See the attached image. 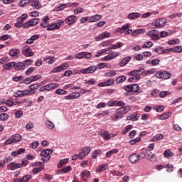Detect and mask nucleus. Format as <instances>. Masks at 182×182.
Instances as JSON below:
<instances>
[{
    "label": "nucleus",
    "instance_id": "1",
    "mask_svg": "<svg viewBox=\"0 0 182 182\" xmlns=\"http://www.w3.org/2000/svg\"><path fill=\"white\" fill-rule=\"evenodd\" d=\"M132 110L131 105H127L116 109V112L111 117V119L117 122L118 119H123L124 114H127Z\"/></svg>",
    "mask_w": 182,
    "mask_h": 182
},
{
    "label": "nucleus",
    "instance_id": "2",
    "mask_svg": "<svg viewBox=\"0 0 182 182\" xmlns=\"http://www.w3.org/2000/svg\"><path fill=\"white\" fill-rule=\"evenodd\" d=\"M22 140V136L19 134H16L10 136L7 140L5 141V146L12 144L13 143H19Z\"/></svg>",
    "mask_w": 182,
    "mask_h": 182
},
{
    "label": "nucleus",
    "instance_id": "3",
    "mask_svg": "<svg viewBox=\"0 0 182 182\" xmlns=\"http://www.w3.org/2000/svg\"><path fill=\"white\" fill-rule=\"evenodd\" d=\"M53 153V150L46 149L41 153V156L42 161L48 163L50 160V154Z\"/></svg>",
    "mask_w": 182,
    "mask_h": 182
},
{
    "label": "nucleus",
    "instance_id": "4",
    "mask_svg": "<svg viewBox=\"0 0 182 182\" xmlns=\"http://www.w3.org/2000/svg\"><path fill=\"white\" fill-rule=\"evenodd\" d=\"M58 87H59V84L50 83L41 87L39 89V92H50V90H53V89H58Z\"/></svg>",
    "mask_w": 182,
    "mask_h": 182
},
{
    "label": "nucleus",
    "instance_id": "5",
    "mask_svg": "<svg viewBox=\"0 0 182 182\" xmlns=\"http://www.w3.org/2000/svg\"><path fill=\"white\" fill-rule=\"evenodd\" d=\"M65 23V21L58 20L57 23L53 24H48L47 26L46 31H54V29H60V26Z\"/></svg>",
    "mask_w": 182,
    "mask_h": 182
},
{
    "label": "nucleus",
    "instance_id": "6",
    "mask_svg": "<svg viewBox=\"0 0 182 182\" xmlns=\"http://www.w3.org/2000/svg\"><path fill=\"white\" fill-rule=\"evenodd\" d=\"M156 77H157V79H170V77H171V73H170L168 71H157L155 74Z\"/></svg>",
    "mask_w": 182,
    "mask_h": 182
},
{
    "label": "nucleus",
    "instance_id": "7",
    "mask_svg": "<svg viewBox=\"0 0 182 182\" xmlns=\"http://www.w3.org/2000/svg\"><path fill=\"white\" fill-rule=\"evenodd\" d=\"M90 151H92V148L90 146L82 147L79 152L80 160H83Z\"/></svg>",
    "mask_w": 182,
    "mask_h": 182
},
{
    "label": "nucleus",
    "instance_id": "8",
    "mask_svg": "<svg viewBox=\"0 0 182 182\" xmlns=\"http://www.w3.org/2000/svg\"><path fill=\"white\" fill-rule=\"evenodd\" d=\"M39 22H40L39 18H32L31 20L26 22L23 25V28L24 29H28V28H31V26H36V25H38V23H39Z\"/></svg>",
    "mask_w": 182,
    "mask_h": 182
},
{
    "label": "nucleus",
    "instance_id": "9",
    "mask_svg": "<svg viewBox=\"0 0 182 182\" xmlns=\"http://www.w3.org/2000/svg\"><path fill=\"white\" fill-rule=\"evenodd\" d=\"M69 68V64L68 63H64L61 64L60 65L54 68L52 70V73H58L59 72H62V70H66V69Z\"/></svg>",
    "mask_w": 182,
    "mask_h": 182
},
{
    "label": "nucleus",
    "instance_id": "10",
    "mask_svg": "<svg viewBox=\"0 0 182 182\" xmlns=\"http://www.w3.org/2000/svg\"><path fill=\"white\" fill-rule=\"evenodd\" d=\"M146 36L151 38L152 41H160V37L159 36V31L156 30H151L146 33Z\"/></svg>",
    "mask_w": 182,
    "mask_h": 182
},
{
    "label": "nucleus",
    "instance_id": "11",
    "mask_svg": "<svg viewBox=\"0 0 182 182\" xmlns=\"http://www.w3.org/2000/svg\"><path fill=\"white\" fill-rule=\"evenodd\" d=\"M120 53L117 51H114L111 53H109L108 55H106L102 58V60L104 62H107L109 60H112L113 59H115V58H117V56H119Z\"/></svg>",
    "mask_w": 182,
    "mask_h": 182
},
{
    "label": "nucleus",
    "instance_id": "12",
    "mask_svg": "<svg viewBox=\"0 0 182 182\" xmlns=\"http://www.w3.org/2000/svg\"><path fill=\"white\" fill-rule=\"evenodd\" d=\"M92 58L91 53L80 52L75 55V59H90Z\"/></svg>",
    "mask_w": 182,
    "mask_h": 182
},
{
    "label": "nucleus",
    "instance_id": "13",
    "mask_svg": "<svg viewBox=\"0 0 182 182\" xmlns=\"http://www.w3.org/2000/svg\"><path fill=\"white\" fill-rule=\"evenodd\" d=\"M22 53L26 58H31V56H33L35 53L31 50L29 46H25L22 49Z\"/></svg>",
    "mask_w": 182,
    "mask_h": 182
},
{
    "label": "nucleus",
    "instance_id": "14",
    "mask_svg": "<svg viewBox=\"0 0 182 182\" xmlns=\"http://www.w3.org/2000/svg\"><path fill=\"white\" fill-rule=\"evenodd\" d=\"M166 23H167V20L164 18H161L155 21V28L157 29L164 28Z\"/></svg>",
    "mask_w": 182,
    "mask_h": 182
},
{
    "label": "nucleus",
    "instance_id": "15",
    "mask_svg": "<svg viewBox=\"0 0 182 182\" xmlns=\"http://www.w3.org/2000/svg\"><path fill=\"white\" fill-rule=\"evenodd\" d=\"M77 21V17L73 15L69 16L65 19V23H67V25H69L70 26L76 23Z\"/></svg>",
    "mask_w": 182,
    "mask_h": 182
},
{
    "label": "nucleus",
    "instance_id": "16",
    "mask_svg": "<svg viewBox=\"0 0 182 182\" xmlns=\"http://www.w3.org/2000/svg\"><path fill=\"white\" fill-rule=\"evenodd\" d=\"M97 70V67L96 65H92L87 68H82V75H89L90 73H95Z\"/></svg>",
    "mask_w": 182,
    "mask_h": 182
},
{
    "label": "nucleus",
    "instance_id": "17",
    "mask_svg": "<svg viewBox=\"0 0 182 182\" xmlns=\"http://www.w3.org/2000/svg\"><path fill=\"white\" fill-rule=\"evenodd\" d=\"M22 168V164L20 163H15V162H11L7 165V168L9 170H11V171H14L15 170H17V168Z\"/></svg>",
    "mask_w": 182,
    "mask_h": 182
},
{
    "label": "nucleus",
    "instance_id": "18",
    "mask_svg": "<svg viewBox=\"0 0 182 182\" xmlns=\"http://www.w3.org/2000/svg\"><path fill=\"white\" fill-rule=\"evenodd\" d=\"M29 94V90H18L16 92H15L14 97H23V96H30Z\"/></svg>",
    "mask_w": 182,
    "mask_h": 182
},
{
    "label": "nucleus",
    "instance_id": "19",
    "mask_svg": "<svg viewBox=\"0 0 182 182\" xmlns=\"http://www.w3.org/2000/svg\"><path fill=\"white\" fill-rule=\"evenodd\" d=\"M128 159L130 163H132V164H136V163L140 161L139 158V154H136V153H133L131 155H129Z\"/></svg>",
    "mask_w": 182,
    "mask_h": 182
},
{
    "label": "nucleus",
    "instance_id": "20",
    "mask_svg": "<svg viewBox=\"0 0 182 182\" xmlns=\"http://www.w3.org/2000/svg\"><path fill=\"white\" fill-rule=\"evenodd\" d=\"M146 159L152 163H156V161H157V156L150 151H146Z\"/></svg>",
    "mask_w": 182,
    "mask_h": 182
},
{
    "label": "nucleus",
    "instance_id": "21",
    "mask_svg": "<svg viewBox=\"0 0 182 182\" xmlns=\"http://www.w3.org/2000/svg\"><path fill=\"white\" fill-rule=\"evenodd\" d=\"M110 33L103 32L101 33L97 37L95 38V41L97 42H100V41H102V39H106V38H110Z\"/></svg>",
    "mask_w": 182,
    "mask_h": 182
},
{
    "label": "nucleus",
    "instance_id": "22",
    "mask_svg": "<svg viewBox=\"0 0 182 182\" xmlns=\"http://www.w3.org/2000/svg\"><path fill=\"white\" fill-rule=\"evenodd\" d=\"M99 134L103 137L104 140H110V139H112L109 131H100L99 132Z\"/></svg>",
    "mask_w": 182,
    "mask_h": 182
},
{
    "label": "nucleus",
    "instance_id": "23",
    "mask_svg": "<svg viewBox=\"0 0 182 182\" xmlns=\"http://www.w3.org/2000/svg\"><path fill=\"white\" fill-rule=\"evenodd\" d=\"M28 92H30L29 95L31 96V95H35L36 93L37 89H39V85L38 84H32L29 85L28 87Z\"/></svg>",
    "mask_w": 182,
    "mask_h": 182
},
{
    "label": "nucleus",
    "instance_id": "24",
    "mask_svg": "<svg viewBox=\"0 0 182 182\" xmlns=\"http://www.w3.org/2000/svg\"><path fill=\"white\" fill-rule=\"evenodd\" d=\"M31 6H33L34 9L39 11V9H41L42 8V4L39 0H33L31 1Z\"/></svg>",
    "mask_w": 182,
    "mask_h": 182
},
{
    "label": "nucleus",
    "instance_id": "25",
    "mask_svg": "<svg viewBox=\"0 0 182 182\" xmlns=\"http://www.w3.org/2000/svg\"><path fill=\"white\" fill-rule=\"evenodd\" d=\"M140 16H141V14L140 13L132 12L127 15V18L130 20H134L137 19V18H140Z\"/></svg>",
    "mask_w": 182,
    "mask_h": 182
},
{
    "label": "nucleus",
    "instance_id": "26",
    "mask_svg": "<svg viewBox=\"0 0 182 182\" xmlns=\"http://www.w3.org/2000/svg\"><path fill=\"white\" fill-rule=\"evenodd\" d=\"M127 120H129L131 122H137V120H139L137 112H133L132 114L129 115L127 117Z\"/></svg>",
    "mask_w": 182,
    "mask_h": 182
},
{
    "label": "nucleus",
    "instance_id": "27",
    "mask_svg": "<svg viewBox=\"0 0 182 182\" xmlns=\"http://www.w3.org/2000/svg\"><path fill=\"white\" fill-rule=\"evenodd\" d=\"M15 70H23L25 69V65L23 62L14 63Z\"/></svg>",
    "mask_w": 182,
    "mask_h": 182
},
{
    "label": "nucleus",
    "instance_id": "28",
    "mask_svg": "<svg viewBox=\"0 0 182 182\" xmlns=\"http://www.w3.org/2000/svg\"><path fill=\"white\" fill-rule=\"evenodd\" d=\"M132 60V57L128 56L122 59V60L119 63V66L123 68V66H126Z\"/></svg>",
    "mask_w": 182,
    "mask_h": 182
},
{
    "label": "nucleus",
    "instance_id": "29",
    "mask_svg": "<svg viewBox=\"0 0 182 182\" xmlns=\"http://www.w3.org/2000/svg\"><path fill=\"white\" fill-rule=\"evenodd\" d=\"M42 21H43V23L40 24V26H41V28H47L48 23H49V16H44Z\"/></svg>",
    "mask_w": 182,
    "mask_h": 182
},
{
    "label": "nucleus",
    "instance_id": "30",
    "mask_svg": "<svg viewBox=\"0 0 182 182\" xmlns=\"http://www.w3.org/2000/svg\"><path fill=\"white\" fill-rule=\"evenodd\" d=\"M89 177H90V171H85L81 173V178H82L84 181H87V178H89Z\"/></svg>",
    "mask_w": 182,
    "mask_h": 182
},
{
    "label": "nucleus",
    "instance_id": "31",
    "mask_svg": "<svg viewBox=\"0 0 182 182\" xmlns=\"http://www.w3.org/2000/svg\"><path fill=\"white\" fill-rule=\"evenodd\" d=\"M164 157H165V159H171V157H174V153L171 152L170 149H166L164 152Z\"/></svg>",
    "mask_w": 182,
    "mask_h": 182
},
{
    "label": "nucleus",
    "instance_id": "32",
    "mask_svg": "<svg viewBox=\"0 0 182 182\" xmlns=\"http://www.w3.org/2000/svg\"><path fill=\"white\" fill-rule=\"evenodd\" d=\"M102 15L96 14L90 17L89 22L90 23L97 22V21H99L100 19H102Z\"/></svg>",
    "mask_w": 182,
    "mask_h": 182
},
{
    "label": "nucleus",
    "instance_id": "33",
    "mask_svg": "<svg viewBox=\"0 0 182 182\" xmlns=\"http://www.w3.org/2000/svg\"><path fill=\"white\" fill-rule=\"evenodd\" d=\"M116 75H117V73L116 72V70H109L108 72L105 73L104 76L105 77H113L114 76H116Z\"/></svg>",
    "mask_w": 182,
    "mask_h": 182
},
{
    "label": "nucleus",
    "instance_id": "34",
    "mask_svg": "<svg viewBox=\"0 0 182 182\" xmlns=\"http://www.w3.org/2000/svg\"><path fill=\"white\" fill-rule=\"evenodd\" d=\"M12 68H15V62H10L4 65V69L6 70H11Z\"/></svg>",
    "mask_w": 182,
    "mask_h": 182
},
{
    "label": "nucleus",
    "instance_id": "35",
    "mask_svg": "<svg viewBox=\"0 0 182 182\" xmlns=\"http://www.w3.org/2000/svg\"><path fill=\"white\" fill-rule=\"evenodd\" d=\"M18 53H21V50H19L18 48H14L9 51V55L12 58H14L15 56H18Z\"/></svg>",
    "mask_w": 182,
    "mask_h": 182
},
{
    "label": "nucleus",
    "instance_id": "36",
    "mask_svg": "<svg viewBox=\"0 0 182 182\" xmlns=\"http://www.w3.org/2000/svg\"><path fill=\"white\" fill-rule=\"evenodd\" d=\"M69 163V159H63L60 161V163L58 164V168H61L63 166H66Z\"/></svg>",
    "mask_w": 182,
    "mask_h": 182
},
{
    "label": "nucleus",
    "instance_id": "37",
    "mask_svg": "<svg viewBox=\"0 0 182 182\" xmlns=\"http://www.w3.org/2000/svg\"><path fill=\"white\" fill-rule=\"evenodd\" d=\"M171 52H175L176 53H181L182 52V46H177L170 48Z\"/></svg>",
    "mask_w": 182,
    "mask_h": 182
},
{
    "label": "nucleus",
    "instance_id": "38",
    "mask_svg": "<svg viewBox=\"0 0 182 182\" xmlns=\"http://www.w3.org/2000/svg\"><path fill=\"white\" fill-rule=\"evenodd\" d=\"M171 116V112H166L162 115H160L159 119L160 120H166Z\"/></svg>",
    "mask_w": 182,
    "mask_h": 182
},
{
    "label": "nucleus",
    "instance_id": "39",
    "mask_svg": "<svg viewBox=\"0 0 182 182\" xmlns=\"http://www.w3.org/2000/svg\"><path fill=\"white\" fill-rule=\"evenodd\" d=\"M45 124L49 130H53V129H55V124H53L50 120H47Z\"/></svg>",
    "mask_w": 182,
    "mask_h": 182
},
{
    "label": "nucleus",
    "instance_id": "40",
    "mask_svg": "<svg viewBox=\"0 0 182 182\" xmlns=\"http://www.w3.org/2000/svg\"><path fill=\"white\" fill-rule=\"evenodd\" d=\"M129 28H130V24L127 23L124 24L122 26V28H118V31L119 32V33H124V31H127V29H129Z\"/></svg>",
    "mask_w": 182,
    "mask_h": 182
},
{
    "label": "nucleus",
    "instance_id": "41",
    "mask_svg": "<svg viewBox=\"0 0 182 182\" xmlns=\"http://www.w3.org/2000/svg\"><path fill=\"white\" fill-rule=\"evenodd\" d=\"M69 4H59V6L55 7V11H63L65 8H69Z\"/></svg>",
    "mask_w": 182,
    "mask_h": 182
},
{
    "label": "nucleus",
    "instance_id": "42",
    "mask_svg": "<svg viewBox=\"0 0 182 182\" xmlns=\"http://www.w3.org/2000/svg\"><path fill=\"white\" fill-rule=\"evenodd\" d=\"M146 32L145 29L139 28L132 31V36H137V35H140V33H144Z\"/></svg>",
    "mask_w": 182,
    "mask_h": 182
},
{
    "label": "nucleus",
    "instance_id": "43",
    "mask_svg": "<svg viewBox=\"0 0 182 182\" xmlns=\"http://www.w3.org/2000/svg\"><path fill=\"white\" fill-rule=\"evenodd\" d=\"M127 79V77H126V75H121L117 77L115 82H117V83H123V82H126Z\"/></svg>",
    "mask_w": 182,
    "mask_h": 182
},
{
    "label": "nucleus",
    "instance_id": "44",
    "mask_svg": "<svg viewBox=\"0 0 182 182\" xmlns=\"http://www.w3.org/2000/svg\"><path fill=\"white\" fill-rule=\"evenodd\" d=\"M132 92H134V93H141V90H140V87L138 84H132Z\"/></svg>",
    "mask_w": 182,
    "mask_h": 182
},
{
    "label": "nucleus",
    "instance_id": "45",
    "mask_svg": "<svg viewBox=\"0 0 182 182\" xmlns=\"http://www.w3.org/2000/svg\"><path fill=\"white\" fill-rule=\"evenodd\" d=\"M55 60H56L55 59V57H52V56L46 57L44 58V61L48 62V65H52V63H55Z\"/></svg>",
    "mask_w": 182,
    "mask_h": 182
},
{
    "label": "nucleus",
    "instance_id": "46",
    "mask_svg": "<svg viewBox=\"0 0 182 182\" xmlns=\"http://www.w3.org/2000/svg\"><path fill=\"white\" fill-rule=\"evenodd\" d=\"M156 73V70H154V69H151V70H144L142 76H144V77L149 76V75H153V73Z\"/></svg>",
    "mask_w": 182,
    "mask_h": 182
},
{
    "label": "nucleus",
    "instance_id": "47",
    "mask_svg": "<svg viewBox=\"0 0 182 182\" xmlns=\"http://www.w3.org/2000/svg\"><path fill=\"white\" fill-rule=\"evenodd\" d=\"M107 168V164H102L97 169V173H102V171H105Z\"/></svg>",
    "mask_w": 182,
    "mask_h": 182
},
{
    "label": "nucleus",
    "instance_id": "48",
    "mask_svg": "<svg viewBox=\"0 0 182 182\" xmlns=\"http://www.w3.org/2000/svg\"><path fill=\"white\" fill-rule=\"evenodd\" d=\"M163 134H158L153 137L152 141H160V140H163Z\"/></svg>",
    "mask_w": 182,
    "mask_h": 182
},
{
    "label": "nucleus",
    "instance_id": "49",
    "mask_svg": "<svg viewBox=\"0 0 182 182\" xmlns=\"http://www.w3.org/2000/svg\"><path fill=\"white\" fill-rule=\"evenodd\" d=\"M101 154H102V151H100V149L95 150L92 154V158L96 159L97 156H101Z\"/></svg>",
    "mask_w": 182,
    "mask_h": 182
},
{
    "label": "nucleus",
    "instance_id": "50",
    "mask_svg": "<svg viewBox=\"0 0 182 182\" xmlns=\"http://www.w3.org/2000/svg\"><path fill=\"white\" fill-rule=\"evenodd\" d=\"M23 116V111L21 109H18L15 112V117L16 119H21Z\"/></svg>",
    "mask_w": 182,
    "mask_h": 182
},
{
    "label": "nucleus",
    "instance_id": "51",
    "mask_svg": "<svg viewBox=\"0 0 182 182\" xmlns=\"http://www.w3.org/2000/svg\"><path fill=\"white\" fill-rule=\"evenodd\" d=\"M153 46V42L151 41H147L146 42L143 46V49H149V48H151Z\"/></svg>",
    "mask_w": 182,
    "mask_h": 182
},
{
    "label": "nucleus",
    "instance_id": "52",
    "mask_svg": "<svg viewBox=\"0 0 182 182\" xmlns=\"http://www.w3.org/2000/svg\"><path fill=\"white\" fill-rule=\"evenodd\" d=\"M116 106H118L119 107H126V104L122 100H115V107Z\"/></svg>",
    "mask_w": 182,
    "mask_h": 182
},
{
    "label": "nucleus",
    "instance_id": "53",
    "mask_svg": "<svg viewBox=\"0 0 182 182\" xmlns=\"http://www.w3.org/2000/svg\"><path fill=\"white\" fill-rule=\"evenodd\" d=\"M31 178H32V175L31 174H27L23 176V178H21V181L22 182H28L29 181V180H31Z\"/></svg>",
    "mask_w": 182,
    "mask_h": 182
},
{
    "label": "nucleus",
    "instance_id": "54",
    "mask_svg": "<svg viewBox=\"0 0 182 182\" xmlns=\"http://www.w3.org/2000/svg\"><path fill=\"white\" fill-rule=\"evenodd\" d=\"M114 85V80L113 78H109L107 81H105V85L107 86H113Z\"/></svg>",
    "mask_w": 182,
    "mask_h": 182
},
{
    "label": "nucleus",
    "instance_id": "55",
    "mask_svg": "<svg viewBox=\"0 0 182 182\" xmlns=\"http://www.w3.org/2000/svg\"><path fill=\"white\" fill-rule=\"evenodd\" d=\"M160 59L159 58H155V59H153L151 62V66H158V65H160Z\"/></svg>",
    "mask_w": 182,
    "mask_h": 182
},
{
    "label": "nucleus",
    "instance_id": "56",
    "mask_svg": "<svg viewBox=\"0 0 182 182\" xmlns=\"http://www.w3.org/2000/svg\"><path fill=\"white\" fill-rule=\"evenodd\" d=\"M159 93H160V90L154 89L151 91V95L152 97H159Z\"/></svg>",
    "mask_w": 182,
    "mask_h": 182
},
{
    "label": "nucleus",
    "instance_id": "57",
    "mask_svg": "<svg viewBox=\"0 0 182 182\" xmlns=\"http://www.w3.org/2000/svg\"><path fill=\"white\" fill-rule=\"evenodd\" d=\"M23 63L24 65V68H25V66H31V65H32L33 63V60H31V59H27V60L23 61Z\"/></svg>",
    "mask_w": 182,
    "mask_h": 182
},
{
    "label": "nucleus",
    "instance_id": "58",
    "mask_svg": "<svg viewBox=\"0 0 182 182\" xmlns=\"http://www.w3.org/2000/svg\"><path fill=\"white\" fill-rule=\"evenodd\" d=\"M111 174H112V176H117V177H122L123 176V173L119 171H112Z\"/></svg>",
    "mask_w": 182,
    "mask_h": 182
},
{
    "label": "nucleus",
    "instance_id": "59",
    "mask_svg": "<svg viewBox=\"0 0 182 182\" xmlns=\"http://www.w3.org/2000/svg\"><path fill=\"white\" fill-rule=\"evenodd\" d=\"M55 93L56 95H66V93H68V91L58 88L55 90Z\"/></svg>",
    "mask_w": 182,
    "mask_h": 182
},
{
    "label": "nucleus",
    "instance_id": "60",
    "mask_svg": "<svg viewBox=\"0 0 182 182\" xmlns=\"http://www.w3.org/2000/svg\"><path fill=\"white\" fill-rule=\"evenodd\" d=\"M6 120H8V114H0V121L1 122H5Z\"/></svg>",
    "mask_w": 182,
    "mask_h": 182
},
{
    "label": "nucleus",
    "instance_id": "61",
    "mask_svg": "<svg viewBox=\"0 0 182 182\" xmlns=\"http://www.w3.org/2000/svg\"><path fill=\"white\" fill-rule=\"evenodd\" d=\"M141 77L140 76H135V77H131L128 79V82H137V80H140Z\"/></svg>",
    "mask_w": 182,
    "mask_h": 182
},
{
    "label": "nucleus",
    "instance_id": "62",
    "mask_svg": "<svg viewBox=\"0 0 182 182\" xmlns=\"http://www.w3.org/2000/svg\"><path fill=\"white\" fill-rule=\"evenodd\" d=\"M71 95V97L72 99H78V97H80V93L77 92H74L73 93L70 94Z\"/></svg>",
    "mask_w": 182,
    "mask_h": 182
},
{
    "label": "nucleus",
    "instance_id": "63",
    "mask_svg": "<svg viewBox=\"0 0 182 182\" xmlns=\"http://www.w3.org/2000/svg\"><path fill=\"white\" fill-rule=\"evenodd\" d=\"M71 170H72V166H66V167L62 168V171H63V174H65L66 173H69Z\"/></svg>",
    "mask_w": 182,
    "mask_h": 182
},
{
    "label": "nucleus",
    "instance_id": "64",
    "mask_svg": "<svg viewBox=\"0 0 182 182\" xmlns=\"http://www.w3.org/2000/svg\"><path fill=\"white\" fill-rule=\"evenodd\" d=\"M85 84L86 85H97V82H96V80H95V79L92 78L87 81H85Z\"/></svg>",
    "mask_w": 182,
    "mask_h": 182
}]
</instances>
